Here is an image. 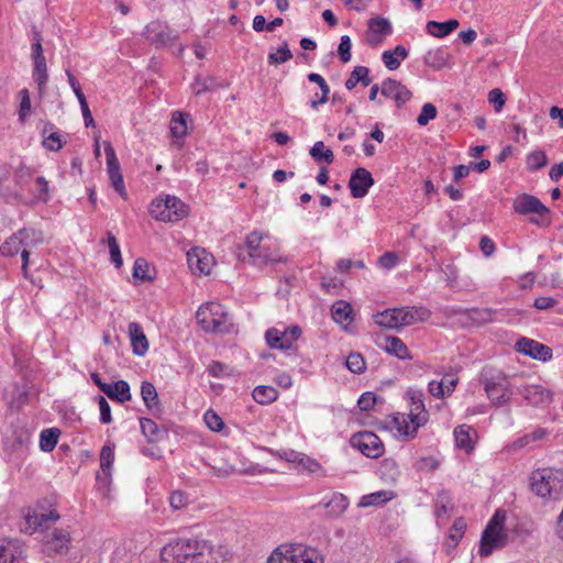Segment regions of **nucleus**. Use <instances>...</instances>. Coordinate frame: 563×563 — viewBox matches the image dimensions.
Here are the masks:
<instances>
[{
	"mask_svg": "<svg viewBox=\"0 0 563 563\" xmlns=\"http://www.w3.org/2000/svg\"><path fill=\"white\" fill-rule=\"evenodd\" d=\"M162 563H220L213 547L206 540L178 539L164 547Z\"/></svg>",
	"mask_w": 563,
	"mask_h": 563,
	"instance_id": "f257e3e1",
	"label": "nucleus"
},
{
	"mask_svg": "<svg viewBox=\"0 0 563 563\" xmlns=\"http://www.w3.org/2000/svg\"><path fill=\"white\" fill-rule=\"evenodd\" d=\"M245 251L239 247L238 257L242 262L251 261L253 264L263 265L275 262H284L279 255V247L272 241L268 234L257 231L251 232L245 239Z\"/></svg>",
	"mask_w": 563,
	"mask_h": 563,
	"instance_id": "f03ea898",
	"label": "nucleus"
},
{
	"mask_svg": "<svg viewBox=\"0 0 563 563\" xmlns=\"http://www.w3.org/2000/svg\"><path fill=\"white\" fill-rule=\"evenodd\" d=\"M410 411L408 415L396 413L393 416V427L408 439H413L420 427L424 426L429 419L426 410L423 395L421 391H410Z\"/></svg>",
	"mask_w": 563,
	"mask_h": 563,
	"instance_id": "7ed1b4c3",
	"label": "nucleus"
},
{
	"mask_svg": "<svg viewBox=\"0 0 563 563\" xmlns=\"http://www.w3.org/2000/svg\"><path fill=\"white\" fill-rule=\"evenodd\" d=\"M530 488L540 498L556 500L563 497V471L539 468L530 475Z\"/></svg>",
	"mask_w": 563,
	"mask_h": 563,
	"instance_id": "20e7f679",
	"label": "nucleus"
},
{
	"mask_svg": "<svg viewBox=\"0 0 563 563\" xmlns=\"http://www.w3.org/2000/svg\"><path fill=\"white\" fill-rule=\"evenodd\" d=\"M196 318L206 332L228 333L233 327L230 316L219 302H207L200 306Z\"/></svg>",
	"mask_w": 563,
	"mask_h": 563,
	"instance_id": "39448f33",
	"label": "nucleus"
},
{
	"mask_svg": "<svg viewBox=\"0 0 563 563\" xmlns=\"http://www.w3.org/2000/svg\"><path fill=\"white\" fill-rule=\"evenodd\" d=\"M153 218L164 222H177L188 214V207L175 196L157 198L150 206Z\"/></svg>",
	"mask_w": 563,
	"mask_h": 563,
	"instance_id": "423d86ee",
	"label": "nucleus"
},
{
	"mask_svg": "<svg viewBox=\"0 0 563 563\" xmlns=\"http://www.w3.org/2000/svg\"><path fill=\"white\" fill-rule=\"evenodd\" d=\"M505 515L497 511L489 520L481 538L479 553L488 556L494 550L503 548L507 543V536L503 532Z\"/></svg>",
	"mask_w": 563,
	"mask_h": 563,
	"instance_id": "0eeeda50",
	"label": "nucleus"
},
{
	"mask_svg": "<svg viewBox=\"0 0 563 563\" xmlns=\"http://www.w3.org/2000/svg\"><path fill=\"white\" fill-rule=\"evenodd\" d=\"M514 210L518 214L527 216L531 213H536L538 218L530 219L531 223H534L539 227H549L551 224V218L549 217L550 210L545 207L539 198L529 195L522 194L518 196L514 200Z\"/></svg>",
	"mask_w": 563,
	"mask_h": 563,
	"instance_id": "6e6552de",
	"label": "nucleus"
},
{
	"mask_svg": "<svg viewBox=\"0 0 563 563\" xmlns=\"http://www.w3.org/2000/svg\"><path fill=\"white\" fill-rule=\"evenodd\" d=\"M70 544V532L66 529L55 528L45 534L43 550L48 556L65 555L68 553Z\"/></svg>",
	"mask_w": 563,
	"mask_h": 563,
	"instance_id": "1a4fd4ad",
	"label": "nucleus"
},
{
	"mask_svg": "<svg viewBox=\"0 0 563 563\" xmlns=\"http://www.w3.org/2000/svg\"><path fill=\"white\" fill-rule=\"evenodd\" d=\"M300 335V327L291 325L283 330L271 328L266 331L265 339L268 346L272 349L289 350Z\"/></svg>",
	"mask_w": 563,
	"mask_h": 563,
	"instance_id": "9d476101",
	"label": "nucleus"
},
{
	"mask_svg": "<svg viewBox=\"0 0 563 563\" xmlns=\"http://www.w3.org/2000/svg\"><path fill=\"white\" fill-rule=\"evenodd\" d=\"M352 446L356 448L362 454L371 459H377L384 454L383 441L371 431H363L351 438Z\"/></svg>",
	"mask_w": 563,
	"mask_h": 563,
	"instance_id": "9b49d317",
	"label": "nucleus"
},
{
	"mask_svg": "<svg viewBox=\"0 0 563 563\" xmlns=\"http://www.w3.org/2000/svg\"><path fill=\"white\" fill-rule=\"evenodd\" d=\"M104 152L107 158V170L114 190L125 200L128 192L123 181L120 163L117 158L115 151L110 142H104Z\"/></svg>",
	"mask_w": 563,
	"mask_h": 563,
	"instance_id": "f8f14e48",
	"label": "nucleus"
},
{
	"mask_svg": "<svg viewBox=\"0 0 563 563\" xmlns=\"http://www.w3.org/2000/svg\"><path fill=\"white\" fill-rule=\"evenodd\" d=\"M187 262L192 273L208 275L211 272L214 258L206 250L192 247L187 253Z\"/></svg>",
	"mask_w": 563,
	"mask_h": 563,
	"instance_id": "ddd939ff",
	"label": "nucleus"
},
{
	"mask_svg": "<svg viewBox=\"0 0 563 563\" xmlns=\"http://www.w3.org/2000/svg\"><path fill=\"white\" fill-rule=\"evenodd\" d=\"M374 185L372 174L364 167L356 168L349 180V188L354 198H363Z\"/></svg>",
	"mask_w": 563,
	"mask_h": 563,
	"instance_id": "4468645a",
	"label": "nucleus"
},
{
	"mask_svg": "<svg viewBox=\"0 0 563 563\" xmlns=\"http://www.w3.org/2000/svg\"><path fill=\"white\" fill-rule=\"evenodd\" d=\"M380 92L386 98L393 99L397 107L404 106L412 97L411 91L405 85L391 78L383 81Z\"/></svg>",
	"mask_w": 563,
	"mask_h": 563,
	"instance_id": "2eb2a0df",
	"label": "nucleus"
},
{
	"mask_svg": "<svg viewBox=\"0 0 563 563\" xmlns=\"http://www.w3.org/2000/svg\"><path fill=\"white\" fill-rule=\"evenodd\" d=\"M518 352L531 356L534 360L548 361L552 357V350L532 339L521 338L516 343Z\"/></svg>",
	"mask_w": 563,
	"mask_h": 563,
	"instance_id": "dca6fc26",
	"label": "nucleus"
},
{
	"mask_svg": "<svg viewBox=\"0 0 563 563\" xmlns=\"http://www.w3.org/2000/svg\"><path fill=\"white\" fill-rule=\"evenodd\" d=\"M143 35L156 46H166L176 37L172 30L157 21L148 23L144 29Z\"/></svg>",
	"mask_w": 563,
	"mask_h": 563,
	"instance_id": "f3484780",
	"label": "nucleus"
},
{
	"mask_svg": "<svg viewBox=\"0 0 563 563\" xmlns=\"http://www.w3.org/2000/svg\"><path fill=\"white\" fill-rule=\"evenodd\" d=\"M59 519V515L55 509L45 511L44 506L38 504L32 514L25 515V521L33 531L43 527L47 522H55Z\"/></svg>",
	"mask_w": 563,
	"mask_h": 563,
	"instance_id": "a211bd4d",
	"label": "nucleus"
},
{
	"mask_svg": "<svg viewBox=\"0 0 563 563\" xmlns=\"http://www.w3.org/2000/svg\"><path fill=\"white\" fill-rule=\"evenodd\" d=\"M485 391L494 405H504L508 402L512 396L506 380L486 382Z\"/></svg>",
	"mask_w": 563,
	"mask_h": 563,
	"instance_id": "6ab92c4d",
	"label": "nucleus"
},
{
	"mask_svg": "<svg viewBox=\"0 0 563 563\" xmlns=\"http://www.w3.org/2000/svg\"><path fill=\"white\" fill-rule=\"evenodd\" d=\"M383 342H377V345L385 350L390 355H394L400 360H411L412 356L407 347V345L402 342L398 336H384Z\"/></svg>",
	"mask_w": 563,
	"mask_h": 563,
	"instance_id": "aec40b11",
	"label": "nucleus"
},
{
	"mask_svg": "<svg viewBox=\"0 0 563 563\" xmlns=\"http://www.w3.org/2000/svg\"><path fill=\"white\" fill-rule=\"evenodd\" d=\"M400 313L401 309L389 308L374 314V321L380 328L389 330H400L402 329Z\"/></svg>",
	"mask_w": 563,
	"mask_h": 563,
	"instance_id": "412c9836",
	"label": "nucleus"
},
{
	"mask_svg": "<svg viewBox=\"0 0 563 563\" xmlns=\"http://www.w3.org/2000/svg\"><path fill=\"white\" fill-rule=\"evenodd\" d=\"M520 394L529 404L533 406L548 404L552 400V393L541 385L525 386L520 390Z\"/></svg>",
	"mask_w": 563,
	"mask_h": 563,
	"instance_id": "4be33fe9",
	"label": "nucleus"
},
{
	"mask_svg": "<svg viewBox=\"0 0 563 563\" xmlns=\"http://www.w3.org/2000/svg\"><path fill=\"white\" fill-rule=\"evenodd\" d=\"M401 309L400 319L402 323V328L427 321L431 312L426 307H417V306H408V307H399Z\"/></svg>",
	"mask_w": 563,
	"mask_h": 563,
	"instance_id": "5701e85b",
	"label": "nucleus"
},
{
	"mask_svg": "<svg viewBox=\"0 0 563 563\" xmlns=\"http://www.w3.org/2000/svg\"><path fill=\"white\" fill-rule=\"evenodd\" d=\"M27 397L24 385L14 383L4 389V398L11 409L19 410L27 401Z\"/></svg>",
	"mask_w": 563,
	"mask_h": 563,
	"instance_id": "b1692460",
	"label": "nucleus"
},
{
	"mask_svg": "<svg viewBox=\"0 0 563 563\" xmlns=\"http://www.w3.org/2000/svg\"><path fill=\"white\" fill-rule=\"evenodd\" d=\"M141 397L146 408L154 415L162 413V404L158 398V393L151 382H143L141 385Z\"/></svg>",
	"mask_w": 563,
	"mask_h": 563,
	"instance_id": "393cba45",
	"label": "nucleus"
},
{
	"mask_svg": "<svg viewBox=\"0 0 563 563\" xmlns=\"http://www.w3.org/2000/svg\"><path fill=\"white\" fill-rule=\"evenodd\" d=\"M129 334L133 353L140 356L144 355L148 350V342L142 327L136 322H131L129 324Z\"/></svg>",
	"mask_w": 563,
	"mask_h": 563,
	"instance_id": "a878e982",
	"label": "nucleus"
},
{
	"mask_svg": "<svg viewBox=\"0 0 563 563\" xmlns=\"http://www.w3.org/2000/svg\"><path fill=\"white\" fill-rule=\"evenodd\" d=\"M320 504L328 509L327 517L333 519L344 514L349 507V499L341 493H334L328 501H321Z\"/></svg>",
	"mask_w": 563,
	"mask_h": 563,
	"instance_id": "bb28decb",
	"label": "nucleus"
},
{
	"mask_svg": "<svg viewBox=\"0 0 563 563\" xmlns=\"http://www.w3.org/2000/svg\"><path fill=\"white\" fill-rule=\"evenodd\" d=\"M141 430L148 442H157L167 435V430L150 418L140 419Z\"/></svg>",
	"mask_w": 563,
	"mask_h": 563,
	"instance_id": "cd10ccee",
	"label": "nucleus"
},
{
	"mask_svg": "<svg viewBox=\"0 0 563 563\" xmlns=\"http://www.w3.org/2000/svg\"><path fill=\"white\" fill-rule=\"evenodd\" d=\"M331 312L333 320L336 323L342 324L345 329L353 321V308L344 300H338L334 302L331 308Z\"/></svg>",
	"mask_w": 563,
	"mask_h": 563,
	"instance_id": "c85d7f7f",
	"label": "nucleus"
},
{
	"mask_svg": "<svg viewBox=\"0 0 563 563\" xmlns=\"http://www.w3.org/2000/svg\"><path fill=\"white\" fill-rule=\"evenodd\" d=\"M408 51L402 45H397L393 51H385L382 55V59L385 66L389 70H396L399 68L401 60L406 59Z\"/></svg>",
	"mask_w": 563,
	"mask_h": 563,
	"instance_id": "c756f323",
	"label": "nucleus"
},
{
	"mask_svg": "<svg viewBox=\"0 0 563 563\" xmlns=\"http://www.w3.org/2000/svg\"><path fill=\"white\" fill-rule=\"evenodd\" d=\"M449 57L450 55L446 49L439 47L428 51L423 57V62L427 66L439 70L446 66Z\"/></svg>",
	"mask_w": 563,
	"mask_h": 563,
	"instance_id": "7c9ffc66",
	"label": "nucleus"
},
{
	"mask_svg": "<svg viewBox=\"0 0 563 563\" xmlns=\"http://www.w3.org/2000/svg\"><path fill=\"white\" fill-rule=\"evenodd\" d=\"M459 26V21L455 19L445 22L429 21L427 23V32L435 37H444L453 32Z\"/></svg>",
	"mask_w": 563,
	"mask_h": 563,
	"instance_id": "2f4dec72",
	"label": "nucleus"
},
{
	"mask_svg": "<svg viewBox=\"0 0 563 563\" xmlns=\"http://www.w3.org/2000/svg\"><path fill=\"white\" fill-rule=\"evenodd\" d=\"M296 545L283 544L269 555L267 563H296Z\"/></svg>",
	"mask_w": 563,
	"mask_h": 563,
	"instance_id": "473e14b6",
	"label": "nucleus"
},
{
	"mask_svg": "<svg viewBox=\"0 0 563 563\" xmlns=\"http://www.w3.org/2000/svg\"><path fill=\"white\" fill-rule=\"evenodd\" d=\"M54 124L47 122L43 130V146L49 151H59L63 147V142L60 140V135L54 131Z\"/></svg>",
	"mask_w": 563,
	"mask_h": 563,
	"instance_id": "72a5a7b5",
	"label": "nucleus"
},
{
	"mask_svg": "<svg viewBox=\"0 0 563 563\" xmlns=\"http://www.w3.org/2000/svg\"><path fill=\"white\" fill-rule=\"evenodd\" d=\"M290 455L294 456L292 463L297 465L298 471H306L309 474H316L321 471V465L316 460L295 451H290Z\"/></svg>",
	"mask_w": 563,
	"mask_h": 563,
	"instance_id": "f704fd0d",
	"label": "nucleus"
},
{
	"mask_svg": "<svg viewBox=\"0 0 563 563\" xmlns=\"http://www.w3.org/2000/svg\"><path fill=\"white\" fill-rule=\"evenodd\" d=\"M110 399H114L120 404L131 399L130 386L125 380H118L110 384V391L104 393Z\"/></svg>",
	"mask_w": 563,
	"mask_h": 563,
	"instance_id": "c9c22d12",
	"label": "nucleus"
},
{
	"mask_svg": "<svg viewBox=\"0 0 563 563\" xmlns=\"http://www.w3.org/2000/svg\"><path fill=\"white\" fill-rule=\"evenodd\" d=\"M369 70L365 66H356L351 73V76L345 81V88L352 90L357 82H362L363 86H368L372 82L369 77Z\"/></svg>",
	"mask_w": 563,
	"mask_h": 563,
	"instance_id": "e433bc0d",
	"label": "nucleus"
},
{
	"mask_svg": "<svg viewBox=\"0 0 563 563\" xmlns=\"http://www.w3.org/2000/svg\"><path fill=\"white\" fill-rule=\"evenodd\" d=\"M33 78L37 84L40 91H42L46 87L48 80L46 59L44 56H38L33 57Z\"/></svg>",
	"mask_w": 563,
	"mask_h": 563,
	"instance_id": "4c0bfd02",
	"label": "nucleus"
},
{
	"mask_svg": "<svg viewBox=\"0 0 563 563\" xmlns=\"http://www.w3.org/2000/svg\"><path fill=\"white\" fill-rule=\"evenodd\" d=\"M19 234L21 236L20 241L21 247L23 249H32L43 243L44 238L41 231L35 229H21L19 230Z\"/></svg>",
	"mask_w": 563,
	"mask_h": 563,
	"instance_id": "58836bf2",
	"label": "nucleus"
},
{
	"mask_svg": "<svg viewBox=\"0 0 563 563\" xmlns=\"http://www.w3.org/2000/svg\"><path fill=\"white\" fill-rule=\"evenodd\" d=\"M471 427L461 424L455 428L454 437L457 448L470 452L474 449L473 440L471 437Z\"/></svg>",
	"mask_w": 563,
	"mask_h": 563,
	"instance_id": "ea45409f",
	"label": "nucleus"
},
{
	"mask_svg": "<svg viewBox=\"0 0 563 563\" xmlns=\"http://www.w3.org/2000/svg\"><path fill=\"white\" fill-rule=\"evenodd\" d=\"M435 515L438 518H446L453 509L451 496L448 492H440L434 500Z\"/></svg>",
	"mask_w": 563,
	"mask_h": 563,
	"instance_id": "a19ab883",
	"label": "nucleus"
},
{
	"mask_svg": "<svg viewBox=\"0 0 563 563\" xmlns=\"http://www.w3.org/2000/svg\"><path fill=\"white\" fill-rule=\"evenodd\" d=\"M296 563H323L321 554L313 548L296 545Z\"/></svg>",
	"mask_w": 563,
	"mask_h": 563,
	"instance_id": "79ce46f5",
	"label": "nucleus"
},
{
	"mask_svg": "<svg viewBox=\"0 0 563 563\" xmlns=\"http://www.w3.org/2000/svg\"><path fill=\"white\" fill-rule=\"evenodd\" d=\"M254 400L261 405H268L278 397V391L272 386H257L252 394Z\"/></svg>",
	"mask_w": 563,
	"mask_h": 563,
	"instance_id": "37998d69",
	"label": "nucleus"
},
{
	"mask_svg": "<svg viewBox=\"0 0 563 563\" xmlns=\"http://www.w3.org/2000/svg\"><path fill=\"white\" fill-rule=\"evenodd\" d=\"M311 157L318 162H325L327 164H331L334 161L333 152L325 147L322 141L316 142L309 151Z\"/></svg>",
	"mask_w": 563,
	"mask_h": 563,
	"instance_id": "c03bdc74",
	"label": "nucleus"
},
{
	"mask_svg": "<svg viewBox=\"0 0 563 563\" xmlns=\"http://www.w3.org/2000/svg\"><path fill=\"white\" fill-rule=\"evenodd\" d=\"M60 431L56 428L45 429L40 435V448L44 452H51L57 444Z\"/></svg>",
	"mask_w": 563,
	"mask_h": 563,
	"instance_id": "a18cd8bd",
	"label": "nucleus"
},
{
	"mask_svg": "<svg viewBox=\"0 0 563 563\" xmlns=\"http://www.w3.org/2000/svg\"><path fill=\"white\" fill-rule=\"evenodd\" d=\"M548 156L544 151H533L527 155V169L530 172L539 170L548 165Z\"/></svg>",
	"mask_w": 563,
	"mask_h": 563,
	"instance_id": "49530a36",
	"label": "nucleus"
},
{
	"mask_svg": "<svg viewBox=\"0 0 563 563\" xmlns=\"http://www.w3.org/2000/svg\"><path fill=\"white\" fill-rule=\"evenodd\" d=\"M21 236L19 234V231L13 233L11 236H9L4 243L0 246V253L3 256H14L16 255L21 250Z\"/></svg>",
	"mask_w": 563,
	"mask_h": 563,
	"instance_id": "de8ad7c7",
	"label": "nucleus"
},
{
	"mask_svg": "<svg viewBox=\"0 0 563 563\" xmlns=\"http://www.w3.org/2000/svg\"><path fill=\"white\" fill-rule=\"evenodd\" d=\"M20 554L18 547L11 541H0V563H13Z\"/></svg>",
	"mask_w": 563,
	"mask_h": 563,
	"instance_id": "09e8293b",
	"label": "nucleus"
},
{
	"mask_svg": "<svg viewBox=\"0 0 563 563\" xmlns=\"http://www.w3.org/2000/svg\"><path fill=\"white\" fill-rule=\"evenodd\" d=\"M391 498L390 493L380 490L369 495H365L361 498L358 506L360 507H369L377 506L383 503H386Z\"/></svg>",
	"mask_w": 563,
	"mask_h": 563,
	"instance_id": "8fccbe9b",
	"label": "nucleus"
},
{
	"mask_svg": "<svg viewBox=\"0 0 563 563\" xmlns=\"http://www.w3.org/2000/svg\"><path fill=\"white\" fill-rule=\"evenodd\" d=\"M218 87L219 85L217 84L213 77L197 76L192 85V90L195 95H201L203 92L211 91Z\"/></svg>",
	"mask_w": 563,
	"mask_h": 563,
	"instance_id": "3c124183",
	"label": "nucleus"
},
{
	"mask_svg": "<svg viewBox=\"0 0 563 563\" xmlns=\"http://www.w3.org/2000/svg\"><path fill=\"white\" fill-rule=\"evenodd\" d=\"M292 58V53L288 47V44L285 42L282 47L277 49L275 53L268 54V63L271 65H279L286 63Z\"/></svg>",
	"mask_w": 563,
	"mask_h": 563,
	"instance_id": "603ef678",
	"label": "nucleus"
},
{
	"mask_svg": "<svg viewBox=\"0 0 563 563\" xmlns=\"http://www.w3.org/2000/svg\"><path fill=\"white\" fill-rule=\"evenodd\" d=\"M170 132L174 137H183L187 134L186 117L181 113L174 114L170 121Z\"/></svg>",
	"mask_w": 563,
	"mask_h": 563,
	"instance_id": "864d4df0",
	"label": "nucleus"
},
{
	"mask_svg": "<svg viewBox=\"0 0 563 563\" xmlns=\"http://www.w3.org/2000/svg\"><path fill=\"white\" fill-rule=\"evenodd\" d=\"M107 242L110 251L111 261L113 262L117 268H120L123 264L121 251L115 236L111 232H108Z\"/></svg>",
	"mask_w": 563,
	"mask_h": 563,
	"instance_id": "5fc2aeb1",
	"label": "nucleus"
},
{
	"mask_svg": "<svg viewBox=\"0 0 563 563\" xmlns=\"http://www.w3.org/2000/svg\"><path fill=\"white\" fill-rule=\"evenodd\" d=\"M346 367L355 374H361L365 371L366 364L363 356L360 353H350L346 357Z\"/></svg>",
	"mask_w": 563,
	"mask_h": 563,
	"instance_id": "6e6d98bb",
	"label": "nucleus"
},
{
	"mask_svg": "<svg viewBox=\"0 0 563 563\" xmlns=\"http://www.w3.org/2000/svg\"><path fill=\"white\" fill-rule=\"evenodd\" d=\"M150 265L144 258H137L133 266V277L139 280H152L153 277L148 274Z\"/></svg>",
	"mask_w": 563,
	"mask_h": 563,
	"instance_id": "4d7b16f0",
	"label": "nucleus"
},
{
	"mask_svg": "<svg viewBox=\"0 0 563 563\" xmlns=\"http://www.w3.org/2000/svg\"><path fill=\"white\" fill-rule=\"evenodd\" d=\"M203 420L211 431L219 432L224 427L222 418L218 416L217 412L212 409H209L205 412Z\"/></svg>",
	"mask_w": 563,
	"mask_h": 563,
	"instance_id": "13d9d810",
	"label": "nucleus"
},
{
	"mask_svg": "<svg viewBox=\"0 0 563 563\" xmlns=\"http://www.w3.org/2000/svg\"><path fill=\"white\" fill-rule=\"evenodd\" d=\"M114 457L113 449L109 445H103L100 452V466L104 476H109L110 467Z\"/></svg>",
	"mask_w": 563,
	"mask_h": 563,
	"instance_id": "bf43d9fd",
	"label": "nucleus"
},
{
	"mask_svg": "<svg viewBox=\"0 0 563 563\" xmlns=\"http://www.w3.org/2000/svg\"><path fill=\"white\" fill-rule=\"evenodd\" d=\"M437 113L438 110L434 104L424 103L422 106L420 114L417 118L418 124L421 126L427 125L431 120H433L437 117Z\"/></svg>",
	"mask_w": 563,
	"mask_h": 563,
	"instance_id": "052dcab7",
	"label": "nucleus"
},
{
	"mask_svg": "<svg viewBox=\"0 0 563 563\" xmlns=\"http://www.w3.org/2000/svg\"><path fill=\"white\" fill-rule=\"evenodd\" d=\"M369 29L377 34L391 33V25L385 18H373L368 21Z\"/></svg>",
	"mask_w": 563,
	"mask_h": 563,
	"instance_id": "680f3d73",
	"label": "nucleus"
},
{
	"mask_svg": "<svg viewBox=\"0 0 563 563\" xmlns=\"http://www.w3.org/2000/svg\"><path fill=\"white\" fill-rule=\"evenodd\" d=\"M488 101L496 112H500L506 103V96L499 88H494L488 92Z\"/></svg>",
	"mask_w": 563,
	"mask_h": 563,
	"instance_id": "e2e57ef3",
	"label": "nucleus"
},
{
	"mask_svg": "<svg viewBox=\"0 0 563 563\" xmlns=\"http://www.w3.org/2000/svg\"><path fill=\"white\" fill-rule=\"evenodd\" d=\"M351 38L347 35L341 36L340 44L338 47V54L343 63L351 60Z\"/></svg>",
	"mask_w": 563,
	"mask_h": 563,
	"instance_id": "0e129e2a",
	"label": "nucleus"
},
{
	"mask_svg": "<svg viewBox=\"0 0 563 563\" xmlns=\"http://www.w3.org/2000/svg\"><path fill=\"white\" fill-rule=\"evenodd\" d=\"M19 95H20V98H21V100H20V110H19V119H20V121L24 122L26 115L29 114V112L31 110V100H30L29 90L27 89H22Z\"/></svg>",
	"mask_w": 563,
	"mask_h": 563,
	"instance_id": "69168bd1",
	"label": "nucleus"
},
{
	"mask_svg": "<svg viewBox=\"0 0 563 563\" xmlns=\"http://www.w3.org/2000/svg\"><path fill=\"white\" fill-rule=\"evenodd\" d=\"M188 497L180 490L173 492L169 496V503L173 509L178 510L187 505Z\"/></svg>",
	"mask_w": 563,
	"mask_h": 563,
	"instance_id": "338daca9",
	"label": "nucleus"
},
{
	"mask_svg": "<svg viewBox=\"0 0 563 563\" xmlns=\"http://www.w3.org/2000/svg\"><path fill=\"white\" fill-rule=\"evenodd\" d=\"M100 409V421L102 423H110L112 421L110 405L103 396L98 397Z\"/></svg>",
	"mask_w": 563,
	"mask_h": 563,
	"instance_id": "774afa93",
	"label": "nucleus"
}]
</instances>
